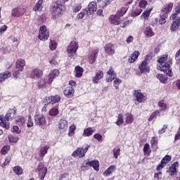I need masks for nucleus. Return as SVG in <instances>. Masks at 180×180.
Instances as JSON below:
<instances>
[{
    "label": "nucleus",
    "instance_id": "35",
    "mask_svg": "<svg viewBox=\"0 0 180 180\" xmlns=\"http://www.w3.org/2000/svg\"><path fill=\"white\" fill-rule=\"evenodd\" d=\"M43 0H38L37 3H36L34 8H33V11L34 12H37V11H40L41 9H43Z\"/></svg>",
    "mask_w": 180,
    "mask_h": 180
},
{
    "label": "nucleus",
    "instance_id": "18",
    "mask_svg": "<svg viewBox=\"0 0 180 180\" xmlns=\"http://www.w3.org/2000/svg\"><path fill=\"white\" fill-rule=\"evenodd\" d=\"M108 76L106 77L107 82H112V79L116 78V73H115V70H113L112 68H110L109 70L107 72Z\"/></svg>",
    "mask_w": 180,
    "mask_h": 180
},
{
    "label": "nucleus",
    "instance_id": "6",
    "mask_svg": "<svg viewBox=\"0 0 180 180\" xmlns=\"http://www.w3.org/2000/svg\"><path fill=\"white\" fill-rule=\"evenodd\" d=\"M89 149V146L86 147L85 148H77L72 154V157L77 158L79 157V158H84L85 157V154H86V151Z\"/></svg>",
    "mask_w": 180,
    "mask_h": 180
},
{
    "label": "nucleus",
    "instance_id": "21",
    "mask_svg": "<svg viewBox=\"0 0 180 180\" xmlns=\"http://www.w3.org/2000/svg\"><path fill=\"white\" fill-rule=\"evenodd\" d=\"M105 53L109 56L115 54V46L112 44H107L105 46Z\"/></svg>",
    "mask_w": 180,
    "mask_h": 180
},
{
    "label": "nucleus",
    "instance_id": "63",
    "mask_svg": "<svg viewBox=\"0 0 180 180\" xmlns=\"http://www.w3.org/2000/svg\"><path fill=\"white\" fill-rule=\"evenodd\" d=\"M113 154H114L115 158H116V160H117L119 155H120V148H118L115 150H113Z\"/></svg>",
    "mask_w": 180,
    "mask_h": 180
},
{
    "label": "nucleus",
    "instance_id": "2",
    "mask_svg": "<svg viewBox=\"0 0 180 180\" xmlns=\"http://www.w3.org/2000/svg\"><path fill=\"white\" fill-rule=\"evenodd\" d=\"M171 60H168V56L165 55L162 58L158 60V67L160 68V70L163 71L165 74L167 75H171V72H172V69H171Z\"/></svg>",
    "mask_w": 180,
    "mask_h": 180
},
{
    "label": "nucleus",
    "instance_id": "13",
    "mask_svg": "<svg viewBox=\"0 0 180 180\" xmlns=\"http://www.w3.org/2000/svg\"><path fill=\"white\" fill-rule=\"evenodd\" d=\"M60 75V70L55 69L53 70H52L49 77H48V84H51V82H53V81H54V78H56V77H58V75Z\"/></svg>",
    "mask_w": 180,
    "mask_h": 180
},
{
    "label": "nucleus",
    "instance_id": "14",
    "mask_svg": "<svg viewBox=\"0 0 180 180\" xmlns=\"http://www.w3.org/2000/svg\"><path fill=\"white\" fill-rule=\"evenodd\" d=\"M141 72L142 74H147L150 72V66H148V63L142 61L139 67Z\"/></svg>",
    "mask_w": 180,
    "mask_h": 180
},
{
    "label": "nucleus",
    "instance_id": "54",
    "mask_svg": "<svg viewBox=\"0 0 180 180\" xmlns=\"http://www.w3.org/2000/svg\"><path fill=\"white\" fill-rule=\"evenodd\" d=\"M120 84H122V80L119 78H116L114 80V86L116 89H119V85H120Z\"/></svg>",
    "mask_w": 180,
    "mask_h": 180
},
{
    "label": "nucleus",
    "instance_id": "43",
    "mask_svg": "<svg viewBox=\"0 0 180 180\" xmlns=\"http://www.w3.org/2000/svg\"><path fill=\"white\" fill-rule=\"evenodd\" d=\"M178 27H179V20L173 21L172 23V25L170 27L171 31L175 32V30H176V29H178Z\"/></svg>",
    "mask_w": 180,
    "mask_h": 180
},
{
    "label": "nucleus",
    "instance_id": "24",
    "mask_svg": "<svg viewBox=\"0 0 180 180\" xmlns=\"http://www.w3.org/2000/svg\"><path fill=\"white\" fill-rule=\"evenodd\" d=\"M26 65V62L23 59H19L16 62V68L18 71H23V68Z\"/></svg>",
    "mask_w": 180,
    "mask_h": 180
},
{
    "label": "nucleus",
    "instance_id": "4",
    "mask_svg": "<svg viewBox=\"0 0 180 180\" xmlns=\"http://www.w3.org/2000/svg\"><path fill=\"white\" fill-rule=\"evenodd\" d=\"M78 43L75 41H72L70 42V45L68 46L67 53L68 54V57L70 58H75V56H77V50H78Z\"/></svg>",
    "mask_w": 180,
    "mask_h": 180
},
{
    "label": "nucleus",
    "instance_id": "59",
    "mask_svg": "<svg viewBox=\"0 0 180 180\" xmlns=\"http://www.w3.org/2000/svg\"><path fill=\"white\" fill-rule=\"evenodd\" d=\"M143 153L145 154H150V145L148 143L144 145Z\"/></svg>",
    "mask_w": 180,
    "mask_h": 180
},
{
    "label": "nucleus",
    "instance_id": "40",
    "mask_svg": "<svg viewBox=\"0 0 180 180\" xmlns=\"http://www.w3.org/2000/svg\"><path fill=\"white\" fill-rule=\"evenodd\" d=\"M151 11H153V7H149L146 9V11L143 13L142 18H143L145 20H146V19H148L150 13H151Z\"/></svg>",
    "mask_w": 180,
    "mask_h": 180
},
{
    "label": "nucleus",
    "instance_id": "38",
    "mask_svg": "<svg viewBox=\"0 0 180 180\" xmlns=\"http://www.w3.org/2000/svg\"><path fill=\"white\" fill-rule=\"evenodd\" d=\"M156 77L159 81H160V82H162V84H167V79L168 77L165 75L158 74Z\"/></svg>",
    "mask_w": 180,
    "mask_h": 180
},
{
    "label": "nucleus",
    "instance_id": "61",
    "mask_svg": "<svg viewBox=\"0 0 180 180\" xmlns=\"http://www.w3.org/2000/svg\"><path fill=\"white\" fill-rule=\"evenodd\" d=\"M147 5H148L147 1L141 0L139 2V8H146V6H147Z\"/></svg>",
    "mask_w": 180,
    "mask_h": 180
},
{
    "label": "nucleus",
    "instance_id": "7",
    "mask_svg": "<svg viewBox=\"0 0 180 180\" xmlns=\"http://www.w3.org/2000/svg\"><path fill=\"white\" fill-rule=\"evenodd\" d=\"M34 123L37 126H39V127H46L47 122L44 115L39 114L34 116Z\"/></svg>",
    "mask_w": 180,
    "mask_h": 180
},
{
    "label": "nucleus",
    "instance_id": "31",
    "mask_svg": "<svg viewBox=\"0 0 180 180\" xmlns=\"http://www.w3.org/2000/svg\"><path fill=\"white\" fill-rule=\"evenodd\" d=\"M127 9H129V8L127 7H122L121 8H120L117 13H116V15L118 17V18H122V16H123V15H124L126 13V12H127Z\"/></svg>",
    "mask_w": 180,
    "mask_h": 180
},
{
    "label": "nucleus",
    "instance_id": "57",
    "mask_svg": "<svg viewBox=\"0 0 180 180\" xmlns=\"http://www.w3.org/2000/svg\"><path fill=\"white\" fill-rule=\"evenodd\" d=\"M33 120H32V116L28 115V121L27 122V127H33Z\"/></svg>",
    "mask_w": 180,
    "mask_h": 180
},
{
    "label": "nucleus",
    "instance_id": "42",
    "mask_svg": "<svg viewBox=\"0 0 180 180\" xmlns=\"http://www.w3.org/2000/svg\"><path fill=\"white\" fill-rule=\"evenodd\" d=\"M84 16H88V11H86L85 9L82 10L77 15V19L81 20L84 19Z\"/></svg>",
    "mask_w": 180,
    "mask_h": 180
},
{
    "label": "nucleus",
    "instance_id": "33",
    "mask_svg": "<svg viewBox=\"0 0 180 180\" xmlns=\"http://www.w3.org/2000/svg\"><path fill=\"white\" fill-rule=\"evenodd\" d=\"M49 116L56 117L58 115V105H55L49 111Z\"/></svg>",
    "mask_w": 180,
    "mask_h": 180
},
{
    "label": "nucleus",
    "instance_id": "29",
    "mask_svg": "<svg viewBox=\"0 0 180 180\" xmlns=\"http://www.w3.org/2000/svg\"><path fill=\"white\" fill-rule=\"evenodd\" d=\"M58 128L61 130H67L68 129V122L65 120H60L59 122Z\"/></svg>",
    "mask_w": 180,
    "mask_h": 180
},
{
    "label": "nucleus",
    "instance_id": "27",
    "mask_svg": "<svg viewBox=\"0 0 180 180\" xmlns=\"http://www.w3.org/2000/svg\"><path fill=\"white\" fill-rule=\"evenodd\" d=\"M144 34L147 36V37H153L154 36V32L153 31V28L150 26H147L143 30Z\"/></svg>",
    "mask_w": 180,
    "mask_h": 180
},
{
    "label": "nucleus",
    "instance_id": "17",
    "mask_svg": "<svg viewBox=\"0 0 180 180\" xmlns=\"http://www.w3.org/2000/svg\"><path fill=\"white\" fill-rule=\"evenodd\" d=\"M98 53H99V49H96L89 53V63L90 64H94V63H95L96 57H98Z\"/></svg>",
    "mask_w": 180,
    "mask_h": 180
},
{
    "label": "nucleus",
    "instance_id": "48",
    "mask_svg": "<svg viewBox=\"0 0 180 180\" xmlns=\"http://www.w3.org/2000/svg\"><path fill=\"white\" fill-rule=\"evenodd\" d=\"M180 13V2L179 3V5L175 8V13L171 15L170 19H174V18H176V15Z\"/></svg>",
    "mask_w": 180,
    "mask_h": 180
},
{
    "label": "nucleus",
    "instance_id": "15",
    "mask_svg": "<svg viewBox=\"0 0 180 180\" xmlns=\"http://www.w3.org/2000/svg\"><path fill=\"white\" fill-rule=\"evenodd\" d=\"M135 101L139 103H141V102H144L146 101V97L140 91H135L134 92Z\"/></svg>",
    "mask_w": 180,
    "mask_h": 180
},
{
    "label": "nucleus",
    "instance_id": "23",
    "mask_svg": "<svg viewBox=\"0 0 180 180\" xmlns=\"http://www.w3.org/2000/svg\"><path fill=\"white\" fill-rule=\"evenodd\" d=\"M124 120L127 124H131V123L134 122V117H133V115H131V113L127 112L124 114Z\"/></svg>",
    "mask_w": 180,
    "mask_h": 180
},
{
    "label": "nucleus",
    "instance_id": "58",
    "mask_svg": "<svg viewBox=\"0 0 180 180\" xmlns=\"http://www.w3.org/2000/svg\"><path fill=\"white\" fill-rule=\"evenodd\" d=\"M167 165V163L164 161H161L160 164L157 167L156 171H161L164 167Z\"/></svg>",
    "mask_w": 180,
    "mask_h": 180
},
{
    "label": "nucleus",
    "instance_id": "12",
    "mask_svg": "<svg viewBox=\"0 0 180 180\" xmlns=\"http://www.w3.org/2000/svg\"><path fill=\"white\" fill-rule=\"evenodd\" d=\"M96 4L95 2H91L88 7L84 9V11H86L87 15H92V13H94V12H96Z\"/></svg>",
    "mask_w": 180,
    "mask_h": 180
},
{
    "label": "nucleus",
    "instance_id": "46",
    "mask_svg": "<svg viewBox=\"0 0 180 180\" xmlns=\"http://www.w3.org/2000/svg\"><path fill=\"white\" fill-rule=\"evenodd\" d=\"M60 4H56L52 8L53 12L55 13V15H58V13H61V8H60Z\"/></svg>",
    "mask_w": 180,
    "mask_h": 180
},
{
    "label": "nucleus",
    "instance_id": "11",
    "mask_svg": "<svg viewBox=\"0 0 180 180\" xmlns=\"http://www.w3.org/2000/svg\"><path fill=\"white\" fill-rule=\"evenodd\" d=\"M108 20L111 25H114V26H119L120 23H122V20L120 17H118L116 14L110 15Z\"/></svg>",
    "mask_w": 180,
    "mask_h": 180
},
{
    "label": "nucleus",
    "instance_id": "50",
    "mask_svg": "<svg viewBox=\"0 0 180 180\" xmlns=\"http://www.w3.org/2000/svg\"><path fill=\"white\" fill-rule=\"evenodd\" d=\"M75 130H77V127L75 125H71L70 127L68 132L69 137H72V136L75 134Z\"/></svg>",
    "mask_w": 180,
    "mask_h": 180
},
{
    "label": "nucleus",
    "instance_id": "64",
    "mask_svg": "<svg viewBox=\"0 0 180 180\" xmlns=\"http://www.w3.org/2000/svg\"><path fill=\"white\" fill-rule=\"evenodd\" d=\"M20 129H19V127L18 126H14L13 127V133H16V134H20Z\"/></svg>",
    "mask_w": 180,
    "mask_h": 180
},
{
    "label": "nucleus",
    "instance_id": "53",
    "mask_svg": "<svg viewBox=\"0 0 180 180\" xmlns=\"http://www.w3.org/2000/svg\"><path fill=\"white\" fill-rule=\"evenodd\" d=\"M82 8V7L81 6V4H75L72 6V11H73V12L77 13V12H79V11H81Z\"/></svg>",
    "mask_w": 180,
    "mask_h": 180
},
{
    "label": "nucleus",
    "instance_id": "20",
    "mask_svg": "<svg viewBox=\"0 0 180 180\" xmlns=\"http://www.w3.org/2000/svg\"><path fill=\"white\" fill-rule=\"evenodd\" d=\"M103 78V72L102 70H98L96 72V75L93 77L94 84H98L101 79Z\"/></svg>",
    "mask_w": 180,
    "mask_h": 180
},
{
    "label": "nucleus",
    "instance_id": "62",
    "mask_svg": "<svg viewBox=\"0 0 180 180\" xmlns=\"http://www.w3.org/2000/svg\"><path fill=\"white\" fill-rule=\"evenodd\" d=\"M154 178H156L158 180L162 179V172H159L154 174Z\"/></svg>",
    "mask_w": 180,
    "mask_h": 180
},
{
    "label": "nucleus",
    "instance_id": "16",
    "mask_svg": "<svg viewBox=\"0 0 180 180\" xmlns=\"http://www.w3.org/2000/svg\"><path fill=\"white\" fill-rule=\"evenodd\" d=\"M25 12L26 10L23 8H16L12 11V15L15 18H19V16H22V15H25Z\"/></svg>",
    "mask_w": 180,
    "mask_h": 180
},
{
    "label": "nucleus",
    "instance_id": "8",
    "mask_svg": "<svg viewBox=\"0 0 180 180\" xmlns=\"http://www.w3.org/2000/svg\"><path fill=\"white\" fill-rule=\"evenodd\" d=\"M35 171L36 172H39V178L44 180L46 176V174H47V167L44 166V163L41 162Z\"/></svg>",
    "mask_w": 180,
    "mask_h": 180
},
{
    "label": "nucleus",
    "instance_id": "32",
    "mask_svg": "<svg viewBox=\"0 0 180 180\" xmlns=\"http://www.w3.org/2000/svg\"><path fill=\"white\" fill-rule=\"evenodd\" d=\"M84 72V69L80 66H77L75 68V77L76 78H81L82 77V74Z\"/></svg>",
    "mask_w": 180,
    "mask_h": 180
},
{
    "label": "nucleus",
    "instance_id": "49",
    "mask_svg": "<svg viewBox=\"0 0 180 180\" xmlns=\"http://www.w3.org/2000/svg\"><path fill=\"white\" fill-rule=\"evenodd\" d=\"M25 122H26V120H25V118L22 116L18 117V118L16 120V122L20 126H23V124H25Z\"/></svg>",
    "mask_w": 180,
    "mask_h": 180
},
{
    "label": "nucleus",
    "instance_id": "44",
    "mask_svg": "<svg viewBox=\"0 0 180 180\" xmlns=\"http://www.w3.org/2000/svg\"><path fill=\"white\" fill-rule=\"evenodd\" d=\"M13 172L16 174V175H22L23 174V169L20 167V166H15L13 169Z\"/></svg>",
    "mask_w": 180,
    "mask_h": 180
},
{
    "label": "nucleus",
    "instance_id": "34",
    "mask_svg": "<svg viewBox=\"0 0 180 180\" xmlns=\"http://www.w3.org/2000/svg\"><path fill=\"white\" fill-rule=\"evenodd\" d=\"M11 74L8 71L0 74V82H4L7 78H11Z\"/></svg>",
    "mask_w": 180,
    "mask_h": 180
},
{
    "label": "nucleus",
    "instance_id": "55",
    "mask_svg": "<svg viewBox=\"0 0 180 180\" xmlns=\"http://www.w3.org/2000/svg\"><path fill=\"white\" fill-rule=\"evenodd\" d=\"M158 115H160V111H155V112L152 113L148 119L149 122H151V120H154V119H155V117H157Z\"/></svg>",
    "mask_w": 180,
    "mask_h": 180
},
{
    "label": "nucleus",
    "instance_id": "60",
    "mask_svg": "<svg viewBox=\"0 0 180 180\" xmlns=\"http://www.w3.org/2000/svg\"><path fill=\"white\" fill-rule=\"evenodd\" d=\"M153 60V56L151 55H146L145 57V60H143V63H146L147 64H150V61Z\"/></svg>",
    "mask_w": 180,
    "mask_h": 180
},
{
    "label": "nucleus",
    "instance_id": "28",
    "mask_svg": "<svg viewBox=\"0 0 180 180\" xmlns=\"http://www.w3.org/2000/svg\"><path fill=\"white\" fill-rule=\"evenodd\" d=\"M139 56H140V52L135 51L128 59L129 63H134L139 58Z\"/></svg>",
    "mask_w": 180,
    "mask_h": 180
},
{
    "label": "nucleus",
    "instance_id": "3",
    "mask_svg": "<svg viewBox=\"0 0 180 180\" xmlns=\"http://www.w3.org/2000/svg\"><path fill=\"white\" fill-rule=\"evenodd\" d=\"M174 7V4L168 3L166 4L165 8L162 10L160 13V19L159 20L160 25H164L167 22V18H168V13L172 11V8Z\"/></svg>",
    "mask_w": 180,
    "mask_h": 180
},
{
    "label": "nucleus",
    "instance_id": "36",
    "mask_svg": "<svg viewBox=\"0 0 180 180\" xmlns=\"http://www.w3.org/2000/svg\"><path fill=\"white\" fill-rule=\"evenodd\" d=\"M49 148H50V147H49V146H45L43 148H41L39 150V157L41 158H44V156L46 155Z\"/></svg>",
    "mask_w": 180,
    "mask_h": 180
},
{
    "label": "nucleus",
    "instance_id": "41",
    "mask_svg": "<svg viewBox=\"0 0 180 180\" xmlns=\"http://www.w3.org/2000/svg\"><path fill=\"white\" fill-rule=\"evenodd\" d=\"M150 145L153 148H155V150L158 148V147L157 146H158V140L157 139V137H152V139H150Z\"/></svg>",
    "mask_w": 180,
    "mask_h": 180
},
{
    "label": "nucleus",
    "instance_id": "5",
    "mask_svg": "<svg viewBox=\"0 0 180 180\" xmlns=\"http://www.w3.org/2000/svg\"><path fill=\"white\" fill-rule=\"evenodd\" d=\"M50 37V32L46 25H41L39 30V39L40 40H47Z\"/></svg>",
    "mask_w": 180,
    "mask_h": 180
},
{
    "label": "nucleus",
    "instance_id": "25",
    "mask_svg": "<svg viewBox=\"0 0 180 180\" xmlns=\"http://www.w3.org/2000/svg\"><path fill=\"white\" fill-rule=\"evenodd\" d=\"M116 171V166L115 165H110L104 172V176H109L112 172Z\"/></svg>",
    "mask_w": 180,
    "mask_h": 180
},
{
    "label": "nucleus",
    "instance_id": "30",
    "mask_svg": "<svg viewBox=\"0 0 180 180\" xmlns=\"http://www.w3.org/2000/svg\"><path fill=\"white\" fill-rule=\"evenodd\" d=\"M167 103L164 100H160L158 102V107L160 112H162V110H167Z\"/></svg>",
    "mask_w": 180,
    "mask_h": 180
},
{
    "label": "nucleus",
    "instance_id": "1",
    "mask_svg": "<svg viewBox=\"0 0 180 180\" xmlns=\"http://www.w3.org/2000/svg\"><path fill=\"white\" fill-rule=\"evenodd\" d=\"M16 117V111L14 109H10L8 110L5 116H0V126L8 130L10 128L11 124L9 123L10 120H13Z\"/></svg>",
    "mask_w": 180,
    "mask_h": 180
},
{
    "label": "nucleus",
    "instance_id": "52",
    "mask_svg": "<svg viewBox=\"0 0 180 180\" xmlns=\"http://www.w3.org/2000/svg\"><path fill=\"white\" fill-rule=\"evenodd\" d=\"M8 140L10 143H18V141L19 140V139L18 138V136H15L13 135H9Z\"/></svg>",
    "mask_w": 180,
    "mask_h": 180
},
{
    "label": "nucleus",
    "instance_id": "22",
    "mask_svg": "<svg viewBox=\"0 0 180 180\" xmlns=\"http://www.w3.org/2000/svg\"><path fill=\"white\" fill-rule=\"evenodd\" d=\"M74 92H75L74 87H68L64 91V95L66 96L67 98H72V96H74Z\"/></svg>",
    "mask_w": 180,
    "mask_h": 180
},
{
    "label": "nucleus",
    "instance_id": "10",
    "mask_svg": "<svg viewBox=\"0 0 180 180\" xmlns=\"http://www.w3.org/2000/svg\"><path fill=\"white\" fill-rule=\"evenodd\" d=\"M179 167V164L178 162H175L174 164H172L171 166L169 167V168L167 169V173L170 175V176H174L175 174H176L178 172L176 171V169Z\"/></svg>",
    "mask_w": 180,
    "mask_h": 180
},
{
    "label": "nucleus",
    "instance_id": "56",
    "mask_svg": "<svg viewBox=\"0 0 180 180\" xmlns=\"http://www.w3.org/2000/svg\"><path fill=\"white\" fill-rule=\"evenodd\" d=\"M11 150V146H5L2 149H1V154L5 155V154H8V151Z\"/></svg>",
    "mask_w": 180,
    "mask_h": 180
},
{
    "label": "nucleus",
    "instance_id": "19",
    "mask_svg": "<svg viewBox=\"0 0 180 180\" xmlns=\"http://www.w3.org/2000/svg\"><path fill=\"white\" fill-rule=\"evenodd\" d=\"M86 165L89 167H92L95 171H99V161L92 160V161H86Z\"/></svg>",
    "mask_w": 180,
    "mask_h": 180
},
{
    "label": "nucleus",
    "instance_id": "37",
    "mask_svg": "<svg viewBox=\"0 0 180 180\" xmlns=\"http://www.w3.org/2000/svg\"><path fill=\"white\" fill-rule=\"evenodd\" d=\"M46 84H49V78L41 79L40 81L38 82L39 88H44L46 86Z\"/></svg>",
    "mask_w": 180,
    "mask_h": 180
},
{
    "label": "nucleus",
    "instance_id": "26",
    "mask_svg": "<svg viewBox=\"0 0 180 180\" xmlns=\"http://www.w3.org/2000/svg\"><path fill=\"white\" fill-rule=\"evenodd\" d=\"M49 103L54 105V103H58L60 101H61V96L59 95H56L55 96H51L48 98Z\"/></svg>",
    "mask_w": 180,
    "mask_h": 180
},
{
    "label": "nucleus",
    "instance_id": "9",
    "mask_svg": "<svg viewBox=\"0 0 180 180\" xmlns=\"http://www.w3.org/2000/svg\"><path fill=\"white\" fill-rule=\"evenodd\" d=\"M30 77L32 79H40L43 77V71L39 68H35L32 70Z\"/></svg>",
    "mask_w": 180,
    "mask_h": 180
},
{
    "label": "nucleus",
    "instance_id": "47",
    "mask_svg": "<svg viewBox=\"0 0 180 180\" xmlns=\"http://www.w3.org/2000/svg\"><path fill=\"white\" fill-rule=\"evenodd\" d=\"M49 48L51 51H54V50L57 49V42H56L54 40H51L49 43Z\"/></svg>",
    "mask_w": 180,
    "mask_h": 180
},
{
    "label": "nucleus",
    "instance_id": "39",
    "mask_svg": "<svg viewBox=\"0 0 180 180\" xmlns=\"http://www.w3.org/2000/svg\"><path fill=\"white\" fill-rule=\"evenodd\" d=\"M94 134V129L91 127L85 129L83 132L84 137H89V136H92Z\"/></svg>",
    "mask_w": 180,
    "mask_h": 180
},
{
    "label": "nucleus",
    "instance_id": "45",
    "mask_svg": "<svg viewBox=\"0 0 180 180\" xmlns=\"http://www.w3.org/2000/svg\"><path fill=\"white\" fill-rule=\"evenodd\" d=\"M124 122V117H123V114H119L118 115V120L115 122V124H117V126H122V124H123Z\"/></svg>",
    "mask_w": 180,
    "mask_h": 180
},
{
    "label": "nucleus",
    "instance_id": "51",
    "mask_svg": "<svg viewBox=\"0 0 180 180\" xmlns=\"http://www.w3.org/2000/svg\"><path fill=\"white\" fill-rule=\"evenodd\" d=\"M49 63L51 65H57L58 64V57L57 56H53Z\"/></svg>",
    "mask_w": 180,
    "mask_h": 180
}]
</instances>
